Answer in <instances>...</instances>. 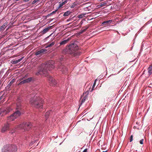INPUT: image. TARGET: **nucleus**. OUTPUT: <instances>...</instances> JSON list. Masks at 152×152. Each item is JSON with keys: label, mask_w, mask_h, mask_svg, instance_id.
I'll use <instances>...</instances> for the list:
<instances>
[{"label": "nucleus", "mask_w": 152, "mask_h": 152, "mask_svg": "<svg viewBox=\"0 0 152 152\" xmlns=\"http://www.w3.org/2000/svg\"><path fill=\"white\" fill-rule=\"evenodd\" d=\"M54 61L51 60L47 62L45 64H42L39 71L36 73V75H40L43 76H47L48 80L52 86H55L57 83L52 77L48 75L49 71L52 70L54 67Z\"/></svg>", "instance_id": "f257e3e1"}, {"label": "nucleus", "mask_w": 152, "mask_h": 152, "mask_svg": "<svg viewBox=\"0 0 152 152\" xmlns=\"http://www.w3.org/2000/svg\"><path fill=\"white\" fill-rule=\"evenodd\" d=\"M79 49V48L77 45L73 43L67 45L63 52L77 57L80 56L81 53V52L78 51Z\"/></svg>", "instance_id": "f03ea898"}, {"label": "nucleus", "mask_w": 152, "mask_h": 152, "mask_svg": "<svg viewBox=\"0 0 152 152\" xmlns=\"http://www.w3.org/2000/svg\"><path fill=\"white\" fill-rule=\"evenodd\" d=\"M30 97L29 102L32 106L38 109L42 108L43 101L42 98L34 95H31Z\"/></svg>", "instance_id": "7ed1b4c3"}, {"label": "nucleus", "mask_w": 152, "mask_h": 152, "mask_svg": "<svg viewBox=\"0 0 152 152\" xmlns=\"http://www.w3.org/2000/svg\"><path fill=\"white\" fill-rule=\"evenodd\" d=\"M17 150V147L15 145H5L2 149V152H16Z\"/></svg>", "instance_id": "20e7f679"}, {"label": "nucleus", "mask_w": 152, "mask_h": 152, "mask_svg": "<svg viewBox=\"0 0 152 152\" xmlns=\"http://www.w3.org/2000/svg\"><path fill=\"white\" fill-rule=\"evenodd\" d=\"M21 115V112L19 110L15 111L14 113L7 117V120L8 121H14Z\"/></svg>", "instance_id": "39448f33"}, {"label": "nucleus", "mask_w": 152, "mask_h": 152, "mask_svg": "<svg viewBox=\"0 0 152 152\" xmlns=\"http://www.w3.org/2000/svg\"><path fill=\"white\" fill-rule=\"evenodd\" d=\"M32 126V124L30 122H24L18 126L19 129H23L24 130H28Z\"/></svg>", "instance_id": "423d86ee"}, {"label": "nucleus", "mask_w": 152, "mask_h": 152, "mask_svg": "<svg viewBox=\"0 0 152 152\" xmlns=\"http://www.w3.org/2000/svg\"><path fill=\"white\" fill-rule=\"evenodd\" d=\"M67 66L65 65H61L60 66L59 68L63 73L66 74L68 71Z\"/></svg>", "instance_id": "0eeeda50"}, {"label": "nucleus", "mask_w": 152, "mask_h": 152, "mask_svg": "<svg viewBox=\"0 0 152 152\" xmlns=\"http://www.w3.org/2000/svg\"><path fill=\"white\" fill-rule=\"evenodd\" d=\"M10 123L7 122L5 124L1 129L2 132H4L9 129Z\"/></svg>", "instance_id": "6e6552de"}, {"label": "nucleus", "mask_w": 152, "mask_h": 152, "mask_svg": "<svg viewBox=\"0 0 152 152\" xmlns=\"http://www.w3.org/2000/svg\"><path fill=\"white\" fill-rule=\"evenodd\" d=\"M3 109L4 110V112L5 115L7 114L8 113L12 110V108L9 107H7L6 108Z\"/></svg>", "instance_id": "1a4fd4ad"}, {"label": "nucleus", "mask_w": 152, "mask_h": 152, "mask_svg": "<svg viewBox=\"0 0 152 152\" xmlns=\"http://www.w3.org/2000/svg\"><path fill=\"white\" fill-rule=\"evenodd\" d=\"M47 51V50H46L45 49H41L40 50L37 51L35 55L36 56H38L39 55H41L42 53H46Z\"/></svg>", "instance_id": "9d476101"}, {"label": "nucleus", "mask_w": 152, "mask_h": 152, "mask_svg": "<svg viewBox=\"0 0 152 152\" xmlns=\"http://www.w3.org/2000/svg\"><path fill=\"white\" fill-rule=\"evenodd\" d=\"M24 58V57H21L20 58L17 60H13L11 61V63L13 64H15L20 62Z\"/></svg>", "instance_id": "9b49d317"}, {"label": "nucleus", "mask_w": 152, "mask_h": 152, "mask_svg": "<svg viewBox=\"0 0 152 152\" xmlns=\"http://www.w3.org/2000/svg\"><path fill=\"white\" fill-rule=\"evenodd\" d=\"M70 38H68L64 40L61 42L59 43V44L60 45H64L66 44L70 40Z\"/></svg>", "instance_id": "f8f14e48"}, {"label": "nucleus", "mask_w": 152, "mask_h": 152, "mask_svg": "<svg viewBox=\"0 0 152 152\" xmlns=\"http://www.w3.org/2000/svg\"><path fill=\"white\" fill-rule=\"evenodd\" d=\"M68 1L67 0H65L64 1H63L62 2H59L60 4L59 6L58 7V9L60 8L61 7L67 3Z\"/></svg>", "instance_id": "ddd939ff"}, {"label": "nucleus", "mask_w": 152, "mask_h": 152, "mask_svg": "<svg viewBox=\"0 0 152 152\" xmlns=\"http://www.w3.org/2000/svg\"><path fill=\"white\" fill-rule=\"evenodd\" d=\"M112 22L113 20H108L104 21L102 22V26H104L106 24H110Z\"/></svg>", "instance_id": "4468645a"}, {"label": "nucleus", "mask_w": 152, "mask_h": 152, "mask_svg": "<svg viewBox=\"0 0 152 152\" xmlns=\"http://www.w3.org/2000/svg\"><path fill=\"white\" fill-rule=\"evenodd\" d=\"M52 26H48L46 28L43 29L42 31V32L43 34H44L48 31L52 27Z\"/></svg>", "instance_id": "2eb2a0df"}, {"label": "nucleus", "mask_w": 152, "mask_h": 152, "mask_svg": "<svg viewBox=\"0 0 152 152\" xmlns=\"http://www.w3.org/2000/svg\"><path fill=\"white\" fill-rule=\"evenodd\" d=\"M52 113V110L49 111H47V112L46 113L45 115V116L46 119H47V118L48 117L49 115H50Z\"/></svg>", "instance_id": "dca6fc26"}, {"label": "nucleus", "mask_w": 152, "mask_h": 152, "mask_svg": "<svg viewBox=\"0 0 152 152\" xmlns=\"http://www.w3.org/2000/svg\"><path fill=\"white\" fill-rule=\"evenodd\" d=\"M148 73L149 75H151L152 74V64L148 68Z\"/></svg>", "instance_id": "f3484780"}, {"label": "nucleus", "mask_w": 152, "mask_h": 152, "mask_svg": "<svg viewBox=\"0 0 152 152\" xmlns=\"http://www.w3.org/2000/svg\"><path fill=\"white\" fill-rule=\"evenodd\" d=\"M26 83H29L31 81H34V78L30 77H29L27 79H26Z\"/></svg>", "instance_id": "a211bd4d"}, {"label": "nucleus", "mask_w": 152, "mask_h": 152, "mask_svg": "<svg viewBox=\"0 0 152 152\" xmlns=\"http://www.w3.org/2000/svg\"><path fill=\"white\" fill-rule=\"evenodd\" d=\"M108 1H105L101 3L99 5V6L100 7H102L104 6H105L107 4V3Z\"/></svg>", "instance_id": "6ab92c4d"}, {"label": "nucleus", "mask_w": 152, "mask_h": 152, "mask_svg": "<svg viewBox=\"0 0 152 152\" xmlns=\"http://www.w3.org/2000/svg\"><path fill=\"white\" fill-rule=\"evenodd\" d=\"M71 13V12L69 11H67V12H65L63 15L64 16H67L69 15L70 13Z\"/></svg>", "instance_id": "aec40b11"}, {"label": "nucleus", "mask_w": 152, "mask_h": 152, "mask_svg": "<svg viewBox=\"0 0 152 152\" xmlns=\"http://www.w3.org/2000/svg\"><path fill=\"white\" fill-rule=\"evenodd\" d=\"M87 95L85 96L82 99V100L81 102L80 103V105H82L83 103H84L85 101H86V99L87 98Z\"/></svg>", "instance_id": "412c9836"}, {"label": "nucleus", "mask_w": 152, "mask_h": 152, "mask_svg": "<svg viewBox=\"0 0 152 152\" xmlns=\"http://www.w3.org/2000/svg\"><path fill=\"white\" fill-rule=\"evenodd\" d=\"M4 114L3 109H0V116H2Z\"/></svg>", "instance_id": "4be33fe9"}, {"label": "nucleus", "mask_w": 152, "mask_h": 152, "mask_svg": "<svg viewBox=\"0 0 152 152\" xmlns=\"http://www.w3.org/2000/svg\"><path fill=\"white\" fill-rule=\"evenodd\" d=\"M55 44V42H51V43H50V44H48L47 45L46 48L52 46L53 45Z\"/></svg>", "instance_id": "5701e85b"}, {"label": "nucleus", "mask_w": 152, "mask_h": 152, "mask_svg": "<svg viewBox=\"0 0 152 152\" xmlns=\"http://www.w3.org/2000/svg\"><path fill=\"white\" fill-rule=\"evenodd\" d=\"M26 79L23 80L21 81L19 83V84L21 85L24 83H27L26 82Z\"/></svg>", "instance_id": "b1692460"}, {"label": "nucleus", "mask_w": 152, "mask_h": 152, "mask_svg": "<svg viewBox=\"0 0 152 152\" xmlns=\"http://www.w3.org/2000/svg\"><path fill=\"white\" fill-rule=\"evenodd\" d=\"M96 80H97L96 79L95 80V81H94V83L93 84V86H92V88L91 91H93L94 89V87H95V85H96Z\"/></svg>", "instance_id": "393cba45"}, {"label": "nucleus", "mask_w": 152, "mask_h": 152, "mask_svg": "<svg viewBox=\"0 0 152 152\" xmlns=\"http://www.w3.org/2000/svg\"><path fill=\"white\" fill-rule=\"evenodd\" d=\"M85 15V14H83V13L82 14L80 15H78V17L79 18H83L84 16Z\"/></svg>", "instance_id": "a878e982"}, {"label": "nucleus", "mask_w": 152, "mask_h": 152, "mask_svg": "<svg viewBox=\"0 0 152 152\" xmlns=\"http://www.w3.org/2000/svg\"><path fill=\"white\" fill-rule=\"evenodd\" d=\"M15 81V79H13L9 83L8 85L10 86L12 84L14 83Z\"/></svg>", "instance_id": "bb28decb"}, {"label": "nucleus", "mask_w": 152, "mask_h": 152, "mask_svg": "<svg viewBox=\"0 0 152 152\" xmlns=\"http://www.w3.org/2000/svg\"><path fill=\"white\" fill-rule=\"evenodd\" d=\"M5 26V25L4 24L2 26H1L0 27V31H1L4 29Z\"/></svg>", "instance_id": "cd10ccee"}, {"label": "nucleus", "mask_w": 152, "mask_h": 152, "mask_svg": "<svg viewBox=\"0 0 152 152\" xmlns=\"http://www.w3.org/2000/svg\"><path fill=\"white\" fill-rule=\"evenodd\" d=\"M40 0H34L32 2V4H35L36 3L38 2Z\"/></svg>", "instance_id": "c85d7f7f"}, {"label": "nucleus", "mask_w": 152, "mask_h": 152, "mask_svg": "<svg viewBox=\"0 0 152 152\" xmlns=\"http://www.w3.org/2000/svg\"><path fill=\"white\" fill-rule=\"evenodd\" d=\"M133 140V135H131L130 138V142H132Z\"/></svg>", "instance_id": "c756f323"}, {"label": "nucleus", "mask_w": 152, "mask_h": 152, "mask_svg": "<svg viewBox=\"0 0 152 152\" xmlns=\"http://www.w3.org/2000/svg\"><path fill=\"white\" fill-rule=\"evenodd\" d=\"M144 141L143 139H142L141 140L139 141V142L141 144H143V142Z\"/></svg>", "instance_id": "7c9ffc66"}, {"label": "nucleus", "mask_w": 152, "mask_h": 152, "mask_svg": "<svg viewBox=\"0 0 152 152\" xmlns=\"http://www.w3.org/2000/svg\"><path fill=\"white\" fill-rule=\"evenodd\" d=\"M58 8L57 10H56L55 11H53L52 13H50V15H52L53 14H54L58 10Z\"/></svg>", "instance_id": "2f4dec72"}, {"label": "nucleus", "mask_w": 152, "mask_h": 152, "mask_svg": "<svg viewBox=\"0 0 152 152\" xmlns=\"http://www.w3.org/2000/svg\"><path fill=\"white\" fill-rule=\"evenodd\" d=\"M28 76V75L27 74L26 75H25V76H24L23 78L22 79H24L26 78Z\"/></svg>", "instance_id": "473e14b6"}, {"label": "nucleus", "mask_w": 152, "mask_h": 152, "mask_svg": "<svg viewBox=\"0 0 152 152\" xmlns=\"http://www.w3.org/2000/svg\"><path fill=\"white\" fill-rule=\"evenodd\" d=\"M17 108L18 109H20L21 108L20 107H19V103H18L17 104Z\"/></svg>", "instance_id": "72a5a7b5"}, {"label": "nucleus", "mask_w": 152, "mask_h": 152, "mask_svg": "<svg viewBox=\"0 0 152 152\" xmlns=\"http://www.w3.org/2000/svg\"><path fill=\"white\" fill-rule=\"evenodd\" d=\"M30 0H23L24 2H27L30 1Z\"/></svg>", "instance_id": "f704fd0d"}, {"label": "nucleus", "mask_w": 152, "mask_h": 152, "mask_svg": "<svg viewBox=\"0 0 152 152\" xmlns=\"http://www.w3.org/2000/svg\"><path fill=\"white\" fill-rule=\"evenodd\" d=\"M87 149H86L84 150L83 152H87Z\"/></svg>", "instance_id": "c9c22d12"}, {"label": "nucleus", "mask_w": 152, "mask_h": 152, "mask_svg": "<svg viewBox=\"0 0 152 152\" xmlns=\"http://www.w3.org/2000/svg\"><path fill=\"white\" fill-rule=\"evenodd\" d=\"M4 72V69H2L1 71L0 72V73H3Z\"/></svg>", "instance_id": "e433bc0d"}, {"label": "nucleus", "mask_w": 152, "mask_h": 152, "mask_svg": "<svg viewBox=\"0 0 152 152\" xmlns=\"http://www.w3.org/2000/svg\"><path fill=\"white\" fill-rule=\"evenodd\" d=\"M14 131L13 130H11V132H10V133L12 134H13V133L14 132Z\"/></svg>", "instance_id": "4c0bfd02"}, {"label": "nucleus", "mask_w": 152, "mask_h": 152, "mask_svg": "<svg viewBox=\"0 0 152 152\" xmlns=\"http://www.w3.org/2000/svg\"><path fill=\"white\" fill-rule=\"evenodd\" d=\"M71 8H73V7H74V6H73V5L71 6Z\"/></svg>", "instance_id": "58836bf2"}, {"label": "nucleus", "mask_w": 152, "mask_h": 152, "mask_svg": "<svg viewBox=\"0 0 152 152\" xmlns=\"http://www.w3.org/2000/svg\"><path fill=\"white\" fill-rule=\"evenodd\" d=\"M2 99V96H1L0 97V100Z\"/></svg>", "instance_id": "ea45409f"}, {"label": "nucleus", "mask_w": 152, "mask_h": 152, "mask_svg": "<svg viewBox=\"0 0 152 152\" xmlns=\"http://www.w3.org/2000/svg\"><path fill=\"white\" fill-rule=\"evenodd\" d=\"M8 72V70L7 71V73H8V74H7V75H8V74H9V72Z\"/></svg>", "instance_id": "a19ab883"}, {"label": "nucleus", "mask_w": 152, "mask_h": 152, "mask_svg": "<svg viewBox=\"0 0 152 152\" xmlns=\"http://www.w3.org/2000/svg\"><path fill=\"white\" fill-rule=\"evenodd\" d=\"M139 0H136V1L137 2V1H139Z\"/></svg>", "instance_id": "79ce46f5"}, {"label": "nucleus", "mask_w": 152, "mask_h": 152, "mask_svg": "<svg viewBox=\"0 0 152 152\" xmlns=\"http://www.w3.org/2000/svg\"><path fill=\"white\" fill-rule=\"evenodd\" d=\"M103 152H107V151H103Z\"/></svg>", "instance_id": "37998d69"}, {"label": "nucleus", "mask_w": 152, "mask_h": 152, "mask_svg": "<svg viewBox=\"0 0 152 152\" xmlns=\"http://www.w3.org/2000/svg\"><path fill=\"white\" fill-rule=\"evenodd\" d=\"M80 23H81V24H82V21L81 22H80Z\"/></svg>", "instance_id": "c03bdc74"}, {"label": "nucleus", "mask_w": 152, "mask_h": 152, "mask_svg": "<svg viewBox=\"0 0 152 152\" xmlns=\"http://www.w3.org/2000/svg\"><path fill=\"white\" fill-rule=\"evenodd\" d=\"M86 29H87V28L85 30H86Z\"/></svg>", "instance_id": "a18cd8bd"}, {"label": "nucleus", "mask_w": 152, "mask_h": 152, "mask_svg": "<svg viewBox=\"0 0 152 152\" xmlns=\"http://www.w3.org/2000/svg\"><path fill=\"white\" fill-rule=\"evenodd\" d=\"M31 143H30V145H31Z\"/></svg>", "instance_id": "49530a36"}]
</instances>
